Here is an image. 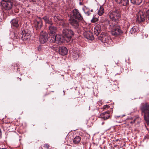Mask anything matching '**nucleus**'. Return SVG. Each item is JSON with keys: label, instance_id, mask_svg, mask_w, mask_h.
Masks as SVG:
<instances>
[{"label": "nucleus", "instance_id": "obj_1", "mask_svg": "<svg viewBox=\"0 0 149 149\" xmlns=\"http://www.w3.org/2000/svg\"><path fill=\"white\" fill-rule=\"evenodd\" d=\"M1 3L3 8L7 10H10L13 6L16 5L15 0H2Z\"/></svg>", "mask_w": 149, "mask_h": 149}, {"label": "nucleus", "instance_id": "obj_2", "mask_svg": "<svg viewBox=\"0 0 149 149\" xmlns=\"http://www.w3.org/2000/svg\"><path fill=\"white\" fill-rule=\"evenodd\" d=\"M120 11L118 9L111 10L109 13V16L113 21L117 22L120 17Z\"/></svg>", "mask_w": 149, "mask_h": 149}, {"label": "nucleus", "instance_id": "obj_3", "mask_svg": "<svg viewBox=\"0 0 149 149\" xmlns=\"http://www.w3.org/2000/svg\"><path fill=\"white\" fill-rule=\"evenodd\" d=\"M74 35V33L71 29H63L62 31V35L67 39V42L70 40L71 37Z\"/></svg>", "mask_w": 149, "mask_h": 149}, {"label": "nucleus", "instance_id": "obj_4", "mask_svg": "<svg viewBox=\"0 0 149 149\" xmlns=\"http://www.w3.org/2000/svg\"><path fill=\"white\" fill-rule=\"evenodd\" d=\"M48 34L45 32L41 31L39 36V41L40 43L44 44L48 40Z\"/></svg>", "mask_w": 149, "mask_h": 149}, {"label": "nucleus", "instance_id": "obj_5", "mask_svg": "<svg viewBox=\"0 0 149 149\" xmlns=\"http://www.w3.org/2000/svg\"><path fill=\"white\" fill-rule=\"evenodd\" d=\"M71 18H73L79 20H81L83 19V17L79 11L77 9H74L73 10Z\"/></svg>", "mask_w": 149, "mask_h": 149}, {"label": "nucleus", "instance_id": "obj_6", "mask_svg": "<svg viewBox=\"0 0 149 149\" xmlns=\"http://www.w3.org/2000/svg\"><path fill=\"white\" fill-rule=\"evenodd\" d=\"M144 12L141 10H140L136 14V20L139 22H143L145 20V16Z\"/></svg>", "mask_w": 149, "mask_h": 149}, {"label": "nucleus", "instance_id": "obj_7", "mask_svg": "<svg viewBox=\"0 0 149 149\" xmlns=\"http://www.w3.org/2000/svg\"><path fill=\"white\" fill-rule=\"evenodd\" d=\"M81 20L76 19L73 18L70 19L69 22L72 26L74 29H78L79 28V21Z\"/></svg>", "mask_w": 149, "mask_h": 149}, {"label": "nucleus", "instance_id": "obj_8", "mask_svg": "<svg viewBox=\"0 0 149 149\" xmlns=\"http://www.w3.org/2000/svg\"><path fill=\"white\" fill-rule=\"evenodd\" d=\"M65 40L67 41V39L63 35H56V43L61 45Z\"/></svg>", "mask_w": 149, "mask_h": 149}, {"label": "nucleus", "instance_id": "obj_9", "mask_svg": "<svg viewBox=\"0 0 149 149\" xmlns=\"http://www.w3.org/2000/svg\"><path fill=\"white\" fill-rule=\"evenodd\" d=\"M141 110L144 114H149V103H146L142 105Z\"/></svg>", "mask_w": 149, "mask_h": 149}, {"label": "nucleus", "instance_id": "obj_10", "mask_svg": "<svg viewBox=\"0 0 149 149\" xmlns=\"http://www.w3.org/2000/svg\"><path fill=\"white\" fill-rule=\"evenodd\" d=\"M36 30H38L41 29L42 26V21L41 19L39 18L34 22Z\"/></svg>", "mask_w": 149, "mask_h": 149}, {"label": "nucleus", "instance_id": "obj_11", "mask_svg": "<svg viewBox=\"0 0 149 149\" xmlns=\"http://www.w3.org/2000/svg\"><path fill=\"white\" fill-rule=\"evenodd\" d=\"M58 49L59 53L62 55H66L68 52L67 48L64 47H57Z\"/></svg>", "mask_w": 149, "mask_h": 149}, {"label": "nucleus", "instance_id": "obj_12", "mask_svg": "<svg viewBox=\"0 0 149 149\" xmlns=\"http://www.w3.org/2000/svg\"><path fill=\"white\" fill-rule=\"evenodd\" d=\"M49 35L56 34V33L57 31V28L54 26L53 24L49 25Z\"/></svg>", "mask_w": 149, "mask_h": 149}, {"label": "nucleus", "instance_id": "obj_13", "mask_svg": "<svg viewBox=\"0 0 149 149\" xmlns=\"http://www.w3.org/2000/svg\"><path fill=\"white\" fill-rule=\"evenodd\" d=\"M122 33V31L119 26L115 28L111 31V34L114 36L118 35Z\"/></svg>", "mask_w": 149, "mask_h": 149}, {"label": "nucleus", "instance_id": "obj_14", "mask_svg": "<svg viewBox=\"0 0 149 149\" xmlns=\"http://www.w3.org/2000/svg\"><path fill=\"white\" fill-rule=\"evenodd\" d=\"M85 37L87 39L92 40L94 39V37L92 33L89 31H87L84 33Z\"/></svg>", "mask_w": 149, "mask_h": 149}, {"label": "nucleus", "instance_id": "obj_15", "mask_svg": "<svg viewBox=\"0 0 149 149\" xmlns=\"http://www.w3.org/2000/svg\"><path fill=\"white\" fill-rule=\"evenodd\" d=\"M21 35H22V39L24 40H26L30 38L29 33L26 32L25 30L22 31V32L21 33Z\"/></svg>", "mask_w": 149, "mask_h": 149}, {"label": "nucleus", "instance_id": "obj_16", "mask_svg": "<svg viewBox=\"0 0 149 149\" xmlns=\"http://www.w3.org/2000/svg\"><path fill=\"white\" fill-rule=\"evenodd\" d=\"M46 24H48L51 25L53 24V22L52 21V20L49 19V17L47 16H45L43 18Z\"/></svg>", "mask_w": 149, "mask_h": 149}, {"label": "nucleus", "instance_id": "obj_17", "mask_svg": "<svg viewBox=\"0 0 149 149\" xmlns=\"http://www.w3.org/2000/svg\"><path fill=\"white\" fill-rule=\"evenodd\" d=\"M18 20L17 18L14 19H12L11 22V25L15 27H18L19 26Z\"/></svg>", "mask_w": 149, "mask_h": 149}, {"label": "nucleus", "instance_id": "obj_18", "mask_svg": "<svg viewBox=\"0 0 149 149\" xmlns=\"http://www.w3.org/2000/svg\"><path fill=\"white\" fill-rule=\"evenodd\" d=\"M60 25L63 28V29H67L69 26V24L66 21L63 20L61 21L60 23Z\"/></svg>", "mask_w": 149, "mask_h": 149}, {"label": "nucleus", "instance_id": "obj_19", "mask_svg": "<svg viewBox=\"0 0 149 149\" xmlns=\"http://www.w3.org/2000/svg\"><path fill=\"white\" fill-rule=\"evenodd\" d=\"M128 0H119L117 2L123 6H126L128 4Z\"/></svg>", "mask_w": 149, "mask_h": 149}, {"label": "nucleus", "instance_id": "obj_20", "mask_svg": "<svg viewBox=\"0 0 149 149\" xmlns=\"http://www.w3.org/2000/svg\"><path fill=\"white\" fill-rule=\"evenodd\" d=\"M51 36V39L50 42L51 43L55 42L56 43V35L53 34L50 35Z\"/></svg>", "mask_w": 149, "mask_h": 149}, {"label": "nucleus", "instance_id": "obj_21", "mask_svg": "<svg viewBox=\"0 0 149 149\" xmlns=\"http://www.w3.org/2000/svg\"><path fill=\"white\" fill-rule=\"evenodd\" d=\"M110 114L109 111L103 113V120H106L109 118L110 116Z\"/></svg>", "mask_w": 149, "mask_h": 149}, {"label": "nucleus", "instance_id": "obj_22", "mask_svg": "<svg viewBox=\"0 0 149 149\" xmlns=\"http://www.w3.org/2000/svg\"><path fill=\"white\" fill-rule=\"evenodd\" d=\"M81 140V138L79 136H77L74 138L73 140V143L75 144L79 143L80 142Z\"/></svg>", "mask_w": 149, "mask_h": 149}, {"label": "nucleus", "instance_id": "obj_23", "mask_svg": "<svg viewBox=\"0 0 149 149\" xmlns=\"http://www.w3.org/2000/svg\"><path fill=\"white\" fill-rule=\"evenodd\" d=\"M142 0H131V2L135 5H139L142 2Z\"/></svg>", "mask_w": 149, "mask_h": 149}, {"label": "nucleus", "instance_id": "obj_24", "mask_svg": "<svg viewBox=\"0 0 149 149\" xmlns=\"http://www.w3.org/2000/svg\"><path fill=\"white\" fill-rule=\"evenodd\" d=\"M104 35L103 34V42L107 43L109 41V37L107 35L105 34L104 36Z\"/></svg>", "mask_w": 149, "mask_h": 149}, {"label": "nucleus", "instance_id": "obj_25", "mask_svg": "<svg viewBox=\"0 0 149 149\" xmlns=\"http://www.w3.org/2000/svg\"><path fill=\"white\" fill-rule=\"evenodd\" d=\"M144 119L146 123L147 124H149V113L145 114L144 115Z\"/></svg>", "mask_w": 149, "mask_h": 149}, {"label": "nucleus", "instance_id": "obj_26", "mask_svg": "<svg viewBox=\"0 0 149 149\" xmlns=\"http://www.w3.org/2000/svg\"><path fill=\"white\" fill-rule=\"evenodd\" d=\"M101 31V29L95 27V29L94 32L96 36H98Z\"/></svg>", "mask_w": 149, "mask_h": 149}, {"label": "nucleus", "instance_id": "obj_27", "mask_svg": "<svg viewBox=\"0 0 149 149\" xmlns=\"http://www.w3.org/2000/svg\"><path fill=\"white\" fill-rule=\"evenodd\" d=\"M138 29L136 26H134L131 29L130 32L132 34L134 33H135L137 30Z\"/></svg>", "mask_w": 149, "mask_h": 149}, {"label": "nucleus", "instance_id": "obj_28", "mask_svg": "<svg viewBox=\"0 0 149 149\" xmlns=\"http://www.w3.org/2000/svg\"><path fill=\"white\" fill-rule=\"evenodd\" d=\"M60 15H56L54 17V19L55 21H59L61 19H60Z\"/></svg>", "mask_w": 149, "mask_h": 149}, {"label": "nucleus", "instance_id": "obj_29", "mask_svg": "<svg viewBox=\"0 0 149 149\" xmlns=\"http://www.w3.org/2000/svg\"><path fill=\"white\" fill-rule=\"evenodd\" d=\"M139 120V121H137V122H138L139 121H140V118H139V117L138 116H137L136 118L134 119V121H132L130 122V123L131 124H132L133 123H135V122L137 120Z\"/></svg>", "mask_w": 149, "mask_h": 149}, {"label": "nucleus", "instance_id": "obj_30", "mask_svg": "<svg viewBox=\"0 0 149 149\" xmlns=\"http://www.w3.org/2000/svg\"><path fill=\"white\" fill-rule=\"evenodd\" d=\"M130 25V24L129 22L127 21L125 22L124 24V26L125 27L127 28H129Z\"/></svg>", "mask_w": 149, "mask_h": 149}, {"label": "nucleus", "instance_id": "obj_31", "mask_svg": "<svg viewBox=\"0 0 149 149\" xmlns=\"http://www.w3.org/2000/svg\"><path fill=\"white\" fill-rule=\"evenodd\" d=\"M146 17L149 19V9L146 12Z\"/></svg>", "mask_w": 149, "mask_h": 149}, {"label": "nucleus", "instance_id": "obj_32", "mask_svg": "<svg viewBox=\"0 0 149 149\" xmlns=\"http://www.w3.org/2000/svg\"><path fill=\"white\" fill-rule=\"evenodd\" d=\"M98 14L100 16L102 15V10L101 9L99 11Z\"/></svg>", "mask_w": 149, "mask_h": 149}, {"label": "nucleus", "instance_id": "obj_33", "mask_svg": "<svg viewBox=\"0 0 149 149\" xmlns=\"http://www.w3.org/2000/svg\"><path fill=\"white\" fill-rule=\"evenodd\" d=\"M43 146L45 147V148L47 149L49 148V145L47 144H44Z\"/></svg>", "mask_w": 149, "mask_h": 149}, {"label": "nucleus", "instance_id": "obj_34", "mask_svg": "<svg viewBox=\"0 0 149 149\" xmlns=\"http://www.w3.org/2000/svg\"><path fill=\"white\" fill-rule=\"evenodd\" d=\"M102 33H101L100 36L98 37V39L100 40L102 42Z\"/></svg>", "mask_w": 149, "mask_h": 149}, {"label": "nucleus", "instance_id": "obj_35", "mask_svg": "<svg viewBox=\"0 0 149 149\" xmlns=\"http://www.w3.org/2000/svg\"><path fill=\"white\" fill-rule=\"evenodd\" d=\"M104 24L106 25H108V24H109L108 21H106L104 22Z\"/></svg>", "mask_w": 149, "mask_h": 149}, {"label": "nucleus", "instance_id": "obj_36", "mask_svg": "<svg viewBox=\"0 0 149 149\" xmlns=\"http://www.w3.org/2000/svg\"><path fill=\"white\" fill-rule=\"evenodd\" d=\"M109 106L108 105H104V107H103V109H105L106 108H109Z\"/></svg>", "mask_w": 149, "mask_h": 149}, {"label": "nucleus", "instance_id": "obj_37", "mask_svg": "<svg viewBox=\"0 0 149 149\" xmlns=\"http://www.w3.org/2000/svg\"><path fill=\"white\" fill-rule=\"evenodd\" d=\"M95 27H97L98 28L101 29V26L100 25H97Z\"/></svg>", "mask_w": 149, "mask_h": 149}, {"label": "nucleus", "instance_id": "obj_38", "mask_svg": "<svg viewBox=\"0 0 149 149\" xmlns=\"http://www.w3.org/2000/svg\"><path fill=\"white\" fill-rule=\"evenodd\" d=\"M74 56L76 57V58H77L78 57H79V56L78 54H75V55H73Z\"/></svg>", "mask_w": 149, "mask_h": 149}, {"label": "nucleus", "instance_id": "obj_39", "mask_svg": "<svg viewBox=\"0 0 149 149\" xmlns=\"http://www.w3.org/2000/svg\"><path fill=\"white\" fill-rule=\"evenodd\" d=\"M38 49L39 51H40L41 50V49L40 48V47H38Z\"/></svg>", "mask_w": 149, "mask_h": 149}, {"label": "nucleus", "instance_id": "obj_40", "mask_svg": "<svg viewBox=\"0 0 149 149\" xmlns=\"http://www.w3.org/2000/svg\"><path fill=\"white\" fill-rule=\"evenodd\" d=\"M1 132L0 131V138H1Z\"/></svg>", "mask_w": 149, "mask_h": 149}, {"label": "nucleus", "instance_id": "obj_41", "mask_svg": "<svg viewBox=\"0 0 149 149\" xmlns=\"http://www.w3.org/2000/svg\"><path fill=\"white\" fill-rule=\"evenodd\" d=\"M91 21H92V22H95V21H94L93 20V19L92 20H91Z\"/></svg>", "mask_w": 149, "mask_h": 149}, {"label": "nucleus", "instance_id": "obj_42", "mask_svg": "<svg viewBox=\"0 0 149 149\" xmlns=\"http://www.w3.org/2000/svg\"><path fill=\"white\" fill-rule=\"evenodd\" d=\"M115 0V1H116V2H118V1H119V0Z\"/></svg>", "mask_w": 149, "mask_h": 149}, {"label": "nucleus", "instance_id": "obj_43", "mask_svg": "<svg viewBox=\"0 0 149 149\" xmlns=\"http://www.w3.org/2000/svg\"><path fill=\"white\" fill-rule=\"evenodd\" d=\"M103 13H104V9L103 8Z\"/></svg>", "mask_w": 149, "mask_h": 149}]
</instances>
